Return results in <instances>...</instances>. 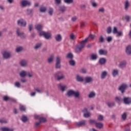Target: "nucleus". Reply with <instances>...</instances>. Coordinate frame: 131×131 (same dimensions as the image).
<instances>
[{
    "instance_id": "obj_1",
    "label": "nucleus",
    "mask_w": 131,
    "mask_h": 131,
    "mask_svg": "<svg viewBox=\"0 0 131 131\" xmlns=\"http://www.w3.org/2000/svg\"><path fill=\"white\" fill-rule=\"evenodd\" d=\"M88 39H89L88 37L86 38L84 40H82V41L80 42V45H77L76 46V48H75L76 53H80V52H81L82 49H83V48H84L85 46V43L88 42Z\"/></svg>"
},
{
    "instance_id": "obj_2",
    "label": "nucleus",
    "mask_w": 131,
    "mask_h": 131,
    "mask_svg": "<svg viewBox=\"0 0 131 131\" xmlns=\"http://www.w3.org/2000/svg\"><path fill=\"white\" fill-rule=\"evenodd\" d=\"M73 95L74 97H75L76 99H79V92H75L74 91V90H69L67 91L66 94V96L67 97H69Z\"/></svg>"
},
{
    "instance_id": "obj_3",
    "label": "nucleus",
    "mask_w": 131,
    "mask_h": 131,
    "mask_svg": "<svg viewBox=\"0 0 131 131\" xmlns=\"http://www.w3.org/2000/svg\"><path fill=\"white\" fill-rule=\"evenodd\" d=\"M54 77L58 80H62V79H64L65 78V75L63 73V72L61 71H57L54 74Z\"/></svg>"
},
{
    "instance_id": "obj_4",
    "label": "nucleus",
    "mask_w": 131,
    "mask_h": 131,
    "mask_svg": "<svg viewBox=\"0 0 131 131\" xmlns=\"http://www.w3.org/2000/svg\"><path fill=\"white\" fill-rule=\"evenodd\" d=\"M15 32L17 36L20 37V38H21V39H24V38H25L26 36L24 34V32L21 31L20 28H16V30Z\"/></svg>"
},
{
    "instance_id": "obj_5",
    "label": "nucleus",
    "mask_w": 131,
    "mask_h": 131,
    "mask_svg": "<svg viewBox=\"0 0 131 131\" xmlns=\"http://www.w3.org/2000/svg\"><path fill=\"white\" fill-rule=\"evenodd\" d=\"M126 89H127V84L123 83L119 86L118 88V91H119L121 94H124V93H125V90H126Z\"/></svg>"
},
{
    "instance_id": "obj_6",
    "label": "nucleus",
    "mask_w": 131,
    "mask_h": 131,
    "mask_svg": "<svg viewBox=\"0 0 131 131\" xmlns=\"http://www.w3.org/2000/svg\"><path fill=\"white\" fill-rule=\"evenodd\" d=\"M17 24L18 26H20V27H26V25H27V23L26 20L23 18H20L17 21Z\"/></svg>"
},
{
    "instance_id": "obj_7",
    "label": "nucleus",
    "mask_w": 131,
    "mask_h": 131,
    "mask_svg": "<svg viewBox=\"0 0 131 131\" xmlns=\"http://www.w3.org/2000/svg\"><path fill=\"white\" fill-rule=\"evenodd\" d=\"M20 5L22 8L30 7L31 6V2L28 0H23L20 2Z\"/></svg>"
},
{
    "instance_id": "obj_8",
    "label": "nucleus",
    "mask_w": 131,
    "mask_h": 131,
    "mask_svg": "<svg viewBox=\"0 0 131 131\" xmlns=\"http://www.w3.org/2000/svg\"><path fill=\"white\" fill-rule=\"evenodd\" d=\"M40 36H43L46 39H50L51 38V34L48 32H45V31H41L39 34Z\"/></svg>"
},
{
    "instance_id": "obj_9",
    "label": "nucleus",
    "mask_w": 131,
    "mask_h": 131,
    "mask_svg": "<svg viewBox=\"0 0 131 131\" xmlns=\"http://www.w3.org/2000/svg\"><path fill=\"white\" fill-rule=\"evenodd\" d=\"M55 68L60 69L61 68V57L57 56L55 60Z\"/></svg>"
},
{
    "instance_id": "obj_10",
    "label": "nucleus",
    "mask_w": 131,
    "mask_h": 131,
    "mask_svg": "<svg viewBox=\"0 0 131 131\" xmlns=\"http://www.w3.org/2000/svg\"><path fill=\"white\" fill-rule=\"evenodd\" d=\"M76 125L78 126V127H81V126H85V125H86V121L83 120L79 122H76Z\"/></svg>"
},
{
    "instance_id": "obj_11",
    "label": "nucleus",
    "mask_w": 131,
    "mask_h": 131,
    "mask_svg": "<svg viewBox=\"0 0 131 131\" xmlns=\"http://www.w3.org/2000/svg\"><path fill=\"white\" fill-rule=\"evenodd\" d=\"M122 101L125 105H129L130 104V97H124L122 99Z\"/></svg>"
},
{
    "instance_id": "obj_12",
    "label": "nucleus",
    "mask_w": 131,
    "mask_h": 131,
    "mask_svg": "<svg viewBox=\"0 0 131 131\" xmlns=\"http://www.w3.org/2000/svg\"><path fill=\"white\" fill-rule=\"evenodd\" d=\"M98 54L100 56H107L108 54V51L105 49H100L98 51Z\"/></svg>"
},
{
    "instance_id": "obj_13",
    "label": "nucleus",
    "mask_w": 131,
    "mask_h": 131,
    "mask_svg": "<svg viewBox=\"0 0 131 131\" xmlns=\"http://www.w3.org/2000/svg\"><path fill=\"white\" fill-rule=\"evenodd\" d=\"M41 47H42V43L38 42L35 45L33 48L34 50H35V51H37V50H40V49H41Z\"/></svg>"
},
{
    "instance_id": "obj_14",
    "label": "nucleus",
    "mask_w": 131,
    "mask_h": 131,
    "mask_svg": "<svg viewBox=\"0 0 131 131\" xmlns=\"http://www.w3.org/2000/svg\"><path fill=\"white\" fill-rule=\"evenodd\" d=\"M39 12H40V13H46V12H47V7H45L43 5H41L39 8Z\"/></svg>"
},
{
    "instance_id": "obj_15",
    "label": "nucleus",
    "mask_w": 131,
    "mask_h": 131,
    "mask_svg": "<svg viewBox=\"0 0 131 131\" xmlns=\"http://www.w3.org/2000/svg\"><path fill=\"white\" fill-rule=\"evenodd\" d=\"M66 10H67V8L64 5L59 7V11L61 12V13H65V12H66Z\"/></svg>"
},
{
    "instance_id": "obj_16",
    "label": "nucleus",
    "mask_w": 131,
    "mask_h": 131,
    "mask_svg": "<svg viewBox=\"0 0 131 131\" xmlns=\"http://www.w3.org/2000/svg\"><path fill=\"white\" fill-rule=\"evenodd\" d=\"M4 59H10L11 58V54L7 52H4L3 53Z\"/></svg>"
},
{
    "instance_id": "obj_17",
    "label": "nucleus",
    "mask_w": 131,
    "mask_h": 131,
    "mask_svg": "<svg viewBox=\"0 0 131 131\" xmlns=\"http://www.w3.org/2000/svg\"><path fill=\"white\" fill-rule=\"evenodd\" d=\"M125 66H126V61L124 60L120 63L119 67L121 69H123V68H125Z\"/></svg>"
},
{
    "instance_id": "obj_18",
    "label": "nucleus",
    "mask_w": 131,
    "mask_h": 131,
    "mask_svg": "<svg viewBox=\"0 0 131 131\" xmlns=\"http://www.w3.org/2000/svg\"><path fill=\"white\" fill-rule=\"evenodd\" d=\"M128 8H129V2L126 0L124 3V8L127 11V10H128Z\"/></svg>"
},
{
    "instance_id": "obj_19",
    "label": "nucleus",
    "mask_w": 131,
    "mask_h": 131,
    "mask_svg": "<svg viewBox=\"0 0 131 131\" xmlns=\"http://www.w3.org/2000/svg\"><path fill=\"white\" fill-rule=\"evenodd\" d=\"M19 64L21 67H26V66H27V61L24 59L21 60L20 61Z\"/></svg>"
},
{
    "instance_id": "obj_20",
    "label": "nucleus",
    "mask_w": 131,
    "mask_h": 131,
    "mask_svg": "<svg viewBox=\"0 0 131 131\" xmlns=\"http://www.w3.org/2000/svg\"><path fill=\"white\" fill-rule=\"evenodd\" d=\"M84 81L86 83H90L93 81V78L92 77H85L84 78Z\"/></svg>"
},
{
    "instance_id": "obj_21",
    "label": "nucleus",
    "mask_w": 131,
    "mask_h": 131,
    "mask_svg": "<svg viewBox=\"0 0 131 131\" xmlns=\"http://www.w3.org/2000/svg\"><path fill=\"white\" fill-rule=\"evenodd\" d=\"M58 88L60 89L61 92H65V90H67V86L66 85H62V84H59Z\"/></svg>"
},
{
    "instance_id": "obj_22",
    "label": "nucleus",
    "mask_w": 131,
    "mask_h": 131,
    "mask_svg": "<svg viewBox=\"0 0 131 131\" xmlns=\"http://www.w3.org/2000/svg\"><path fill=\"white\" fill-rule=\"evenodd\" d=\"M118 73H119V71L117 69L113 70L112 71V74L114 77L118 75Z\"/></svg>"
},
{
    "instance_id": "obj_23",
    "label": "nucleus",
    "mask_w": 131,
    "mask_h": 131,
    "mask_svg": "<svg viewBox=\"0 0 131 131\" xmlns=\"http://www.w3.org/2000/svg\"><path fill=\"white\" fill-rule=\"evenodd\" d=\"M107 107H108V108H112L113 107H114L115 106V102H108L106 103Z\"/></svg>"
},
{
    "instance_id": "obj_24",
    "label": "nucleus",
    "mask_w": 131,
    "mask_h": 131,
    "mask_svg": "<svg viewBox=\"0 0 131 131\" xmlns=\"http://www.w3.org/2000/svg\"><path fill=\"white\" fill-rule=\"evenodd\" d=\"M27 13L29 16H32L33 15V9L28 8L26 10Z\"/></svg>"
},
{
    "instance_id": "obj_25",
    "label": "nucleus",
    "mask_w": 131,
    "mask_h": 131,
    "mask_svg": "<svg viewBox=\"0 0 131 131\" xmlns=\"http://www.w3.org/2000/svg\"><path fill=\"white\" fill-rule=\"evenodd\" d=\"M106 61V58H101L99 59V63L101 65H104V64H105Z\"/></svg>"
},
{
    "instance_id": "obj_26",
    "label": "nucleus",
    "mask_w": 131,
    "mask_h": 131,
    "mask_svg": "<svg viewBox=\"0 0 131 131\" xmlns=\"http://www.w3.org/2000/svg\"><path fill=\"white\" fill-rule=\"evenodd\" d=\"M24 50V48L22 46H18L15 49L16 53H20V52H22Z\"/></svg>"
},
{
    "instance_id": "obj_27",
    "label": "nucleus",
    "mask_w": 131,
    "mask_h": 131,
    "mask_svg": "<svg viewBox=\"0 0 131 131\" xmlns=\"http://www.w3.org/2000/svg\"><path fill=\"white\" fill-rule=\"evenodd\" d=\"M96 127L97 128H99V129H101V128H103V123L101 122H97L96 124H95Z\"/></svg>"
},
{
    "instance_id": "obj_28",
    "label": "nucleus",
    "mask_w": 131,
    "mask_h": 131,
    "mask_svg": "<svg viewBox=\"0 0 131 131\" xmlns=\"http://www.w3.org/2000/svg\"><path fill=\"white\" fill-rule=\"evenodd\" d=\"M126 53L127 55H130L131 54V46L129 45L126 47Z\"/></svg>"
},
{
    "instance_id": "obj_29",
    "label": "nucleus",
    "mask_w": 131,
    "mask_h": 131,
    "mask_svg": "<svg viewBox=\"0 0 131 131\" xmlns=\"http://www.w3.org/2000/svg\"><path fill=\"white\" fill-rule=\"evenodd\" d=\"M76 80L79 82H82V81H84L83 78H82L81 76H79V75H77L76 76Z\"/></svg>"
},
{
    "instance_id": "obj_30",
    "label": "nucleus",
    "mask_w": 131,
    "mask_h": 131,
    "mask_svg": "<svg viewBox=\"0 0 131 131\" xmlns=\"http://www.w3.org/2000/svg\"><path fill=\"white\" fill-rule=\"evenodd\" d=\"M27 74V73L26 72V71L24 70L21 71L19 73V75L20 77H25Z\"/></svg>"
},
{
    "instance_id": "obj_31",
    "label": "nucleus",
    "mask_w": 131,
    "mask_h": 131,
    "mask_svg": "<svg viewBox=\"0 0 131 131\" xmlns=\"http://www.w3.org/2000/svg\"><path fill=\"white\" fill-rule=\"evenodd\" d=\"M55 38L56 41H61V40H62V37L60 34H58L56 36H55Z\"/></svg>"
},
{
    "instance_id": "obj_32",
    "label": "nucleus",
    "mask_w": 131,
    "mask_h": 131,
    "mask_svg": "<svg viewBox=\"0 0 131 131\" xmlns=\"http://www.w3.org/2000/svg\"><path fill=\"white\" fill-rule=\"evenodd\" d=\"M106 76H107V72L106 71H103L101 73V79H104V78H105Z\"/></svg>"
},
{
    "instance_id": "obj_33",
    "label": "nucleus",
    "mask_w": 131,
    "mask_h": 131,
    "mask_svg": "<svg viewBox=\"0 0 131 131\" xmlns=\"http://www.w3.org/2000/svg\"><path fill=\"white\" fill-rule=\"evenodd\" d=\"M90 58L91 60H97L98 59L97 54H92L90 56Z\"/></svg>"
},
{
    "instance_id": "obj_34",
    "label": "nucleus",
    "mask_w": 131,
    "mask_h": 131,
    "mask_svg": "<svg viewBox=\"0 0 131 131\" xmlns=\"http://www.w3.org/2000/svg\"><path fill=\"white\" fill-rule=\"evenodd\" d=\"M21 120L23 122H26L28 120V118H27V117H26L25 115H23Z\"/></svg>"
},
{
    "instance_id": "obj_35",
    "label": "nucleus",
    "mask_w": 131,
    "mask_h": 131,
    "mask_svg": "<svg viewBox=\"0 0 131 131\" xmlns=\"http://www.w3.org/2000/svg\"><path fill=\"white\" fill-rule=\"evenodd\" d=\"M48 63H52L54 61V55H51L49 58L47 59Z\"/></svg>"
},
{
    "instance_id": "obj_36",
    "label": "nucleus",
    "mask_w": 131,
    "mask_h": 131,
    "mask_svg": "<svg viewBox=\"0 0 131 131\" xmlns=\"http://www.w3.org/2000/svg\"><path fill=\"white\" fill-rule=\"evenodd\" d=\"M35 91L37 92V93H39V94L43 93V89L42 88H36L35 89Z\"/></svg>"
},
{
    "instance_id": "obj_37",
    "label": "nucleus",
    "mask_w": 131,
    "mask_h": 131,
    "mask_svg": "<svg viewBox=\"0 0 131 131\" xmlns=\"http://www.w3.org/2000/svg\"><path fill=\"white\" fill-rule=\"evenodd\" d=\"M66 58L67 59H70L71 60L73 59V54L72 53H68Z\"/></svg>"
},
{
    "instance_id": "obj_38",
    "label": "nucleus",
    "mask_w": 131,
    "mask_h": 131,
    "mask_svg": "<svg viewBox=\"0 0 131 131\" xmlns=\"http://www.w3.org/2000/svg\"><path fill=\"white\" fill-rule=\"evenodd\" d=\"M95 96H96V93H95V92H90V93L88 95V97L90 98H94Z\"/></svg>"
},
{
    "instance_id": "obj_39",
    "label": "nucleus",
    "mask_w": 131,
    "mask_h": 131,
    "mask_svg": "<svg viewBox=\"0 0 131 131\" xmlns=\"http://www.w3.org/2000/svg\"><path fill=\"white\" fill-rule=\"evenodd\" d=\"M0 123H8V120L6 118L0 119Z\"/></svg>"
},
{
    "instance_id": "obj_40",
    "label": "nucleus",
    "mask_w": 131,
    "mask_h": 131,
    "mask_svg": "<svg viewBox=\"0 0 131 131\" xmlns=\"http://www.w3.org/2000/svg\"><path fill=\"white\" fill-rule=\"evenodd\" d=\"M41 27H42V26H41V25H38L36 26V29L38 31H39L40 32H41Z\"/></svg>"
},
{
    "instance_id": "obj_41",
    "label": "nucleus",
    "mask_w": 131,
    "mask_h": 131,
    "mask_svg": "<svg viewBox=\"0 0 131 131\" xmlns=\"http://www.w3.org/2000/svg\"><path fill=\"white\" fill-rule=\"evenodd\" d=\"M89 122L90 123V124H95L97 123V121L95 120H93V119H90L89 121Z\"/></svg>"
},
{
    "instance_id": "obj_42",
    "label": "nucleus",
    "mask_w": 131,
    "mask_h": 131,
    "mask_svg": "<svg viewBox=\"0 0 131 131\" xmlns=\"http://www.w3.org/2000/svg\"><path fill=\"white\" fill-rule=\"evenodd\" d=\"M69 63L71 66H75V61H74V60H70Z\"/></svg>"
},
{
    "instance_id": "obj_43",
    "label": "nucleus",
    "mask_w": 131,
    "mask_h": 131,
    "mask_svg": "<svg viewBox=\"0 0 131 131\" xmlns=\"http://www.w3.org/2000/svg\"><path fill=\"white\" fill-rule=\"evenodd\" d=\"M116 34H117V36L118 37L123 36V33L122 31H118Z\"/></svg>"
},
{
    "instance_id": "obj_44",
    "label": "nucleus",
    "mask_w": 131,
    "mask_h": 131,
    "mask_svg": "<svg viewBox=\"0 0 131 131\" xmlns=\"http://www.w3.org/2000/svg\"><path fill=\"white\" fill-rule=\"evenodd\" d=\"M55 3V5L57 6H59V5H61L62 4V0H54Z\"/></svg>"
},
{
    "instance_id": "obj_45",
    "label": "nucleus",
    "mask_w": 131,
    "mask_h": 131,
    "mask_svg": "<svg viewBox=\"0 0 131 131\" xmlns=\"http://www.w3.org/2000/svg\"><path fill=\"white\" fill-rule=\"evenodd\" d=\"M99 42L102 43L105 41V39H104V37H103V36H100L99 38Z\"/></svg>"
},
{
    "instance_id": "obj_46",
    "label": "nucleus",
    "mask_w": 131,
    "mask_h": 131,
    "mask_svg": "<svg viewBox=\"0 0 131 131\" xmlns=\"http://www.w3.org/2000/svg\"><path fill=\"white\" fill-rule=\"evenodd\" d=\"M54 12V10L53 9V8H50L49 9V10L48 11V14L50 15V16H52L53 15V12Z\"/></svg>"
},
{
    "instance_id": "obj_47",
    "label": "nucleus",
    "mask_w": 131,
    "mask_h": 131,
    "mask_svg": "<svg viewBox=\"0 0 131 131\" xmlns=\"http://www.w3.org/2000/svg\"><path fill=\"white\" fill-rule=\"evenodd\" d=\"M121 118H122V120H125V119H126V113H124L121 115Z\"/></svg>"
},
{
    "instance_id": "obj_48",
    "label": "nucleus",
    "mask_w": 131,
    "mask_h": 131,
    "mask_svg": "<svg viewBox=\"0 0 131 131\" xmlns=\"http://www.w3.org/2000/svg\"><path fill=\"white\" fill-rule=\"evenodd\" d=\"M103 119H104V117L103 116V115H99L98 116V120H99V121H102V120H103Z\"/></svg>"
},
{
    "instance_id": "obj_49",
    "label": "nucleus",
    "mask_w": 131,
    "mask_h": 131,
    "mask_svg": "<svg viewBox=\"0 0 131 131\" xmlns=\"http://www.w3.org/2000/svg\"><path fill=\"white\" fill-rule=\"evenodd\" d=\"M64 3L66 4H72L73 3V0H63Z\"/></svg>"
},
{
    "instance_id": "obj_50",
    "label": "nucleus",
    "mask_w": 131,
    "mask_h": 131,
    "mask_svg": "<svg viewBox=\"0 0 131 131\" xmlns=\"http://www.w3.org/2000/svg\"><path fill=\"white\" fill-rule=\"evenodd\" d=\"M111 32H112V28H111V27H108L107 29V33L108 34H110Z\"/></svg>"
},
{
    "instance_id": "obj_51",
    "label": "nucleus",
    "mask_w": 131,
    "mask_h": 131,
    "mask_svg": "<svg viewBox=\"0 0 131 131\" xmlns=\"http://www.w3.org/2000/svg\"><path fill=\"white\" fill-rule=\"evenodd\" d=\"M115 101L116 102H120L121 101V97L117 96L115 98Z\"/></svg>"
},
{
    "instance_id": "obj_52",
    "label": "nucleus",
    "mask_w": 131,
    "mask_h": 131,
    "mask_svg": "<svg viewBox=\"0 0 131 131\" xmlns=\"http://www.w3.org/2000/svg\"><path fill=\"white\" fill-rule=\"evenodd\" d=\"M125 131H130L129 125H128V124L125 126Z\"/></svg>"
},
{
    "instance_id": "obj_53",
    "label": "nucleus",
    "mask_w": 131,
    "mask_h": 131,
    "mask_svg": "<svg viewBox=\"0 0 131 131\" xmlns=\"http://www.w3.org/2000/svg\"><path fill=\"white\" fill-rule=\"evenodd\" d=\"M118 32V31L117 30V28L114 27L113 29V33H114V34H116L117 32Z\"/></svg>"
},
{
    "instance_id": "obj_54",
    "label": "nucleus",
    "mask_w": 131,
    "mask_h": 131,
    "mask_svg": "<svg viewBox=\"0 0 131 131\" xmlns=\"http://www.w3.org/2000/svg\"><path fill=\"white\" fill-rule=\"evenodd\" d=\"M46 118L42 117H41V118L39 119V122L41 123V122H46Z\"/></svg>"
},
{
    "instance_id": "obj_55",
    "label": "nucleus",
    "mask_w": 131,
    "mask_h": 131,
    "mask_svg": "<svg viewBox=\"0 0 131 131\" xmlns=\"http://www.w3.org/2000/svg\"><path fill=\"white\" fill-rule=\"evenodd\" d=\"M19 109H20V111H25L26 110L25 106H24L23 105H20Z\"/></svg>"
},
{
    "instance_id": "obj_56",
    "label": "nucleus",
    "mask_w": 131,
    "mask_h": 131,
    "mask_svg": "<svg viewBox=\"0 0 131 131\" xmlns=\"http://www.w3.org/2000/svg\"><path fill=\"white\" fill-rule=\"evenodd\" d=\"M1 130L2 131H8L9 128L6 127H3L1 128Z\"/></svg>"
},
{
    "instance_id": "obj_57",
    "label": "nucleus",
    "mask_w": 131,
    "mask_h": 131,
    "mask_svg": "<svg viewBox=\"0 0 131 131\" xmlns=\"http://www.w3.org/2000/svg\"><path fill=\"white\" fill-rule=\"evenodd\" d=\"M29 31L31 32V31L32 30L33 28V25H32V24H30L29 25Z\"/></svg>"
},
{
    "instance_id": "obj_58",
    "label": "nucleus",
    "mask_w": 131,
    "mask_h": 131,
    "mask_svg": "<svg viewBox=\"0 0 131 131\" xmlns=\"http://www.w3.org/2000/svg\"><path fill=\"white\" fill-rule=\"evenodd\" d=\"M91 4H92V7H93L94 8H96V7H97V6H98L97 3L95 1L92 2L91 3Z\"/></svg>"
},
{
    "instance_id": "obj_59",
    "label": "nucleus",
    "mask_w": 131,
    "mask_h": 131,
    "mask_svg": "<svg viewBox=\"0 0 131 131\" xmlns=\"http://www.w3.org/2000/svg\"><path fill=\"white\" fill-rule=\"evenodd\" d=\"M9 102H12L13 103H16L17 102V100L14 98H10L9 97Z\"/></svg>"
},
{
    "instance_id": "obj_60",
    "label": "nucleus",
    "mask_w": 131,
    "mask_h": 131,
    "mask_svg": "<svg viewBox=\"0 0 131 131\" xmlns=\"http://www.w3.org/2000/svg\"><path fill=\"white\" fill-rule=\"evenodd\" d=\"M83 116L85 118H88V117H90V112L84 114Z\"/></svg>"
},
{
    "instance_id": "obj_61",
    "label": "nucleus",
    "mask_w": 131,
    "mask_h": 131,
    "mask_svg": "<svg viewBox=\"0 0 131 131\" xmlns=\"http://www.w3.org/2000/svg\"><path fill=\"white\" fill-rule=\"evenodd\" d=\"M70 39H72V40H73V39L75 38V35H74V34H71L70 35Z\"/></svg>"
},
{
    "instance_id": "obj_62",
    "label": "nucleus",
    "mask_w": 131,
    "mask_h": 131,
    "mask_svg": "<svg viewBox=\"0 0 131 131\" xmlns=\"http://www.w3.org/2000/svg\"><path fill=\"white\" fill-rule=\"evenodd\" d=\"M106 40L108 42H110V41H112V37L108 36L106 38Z\"/></svg>"
},
{
    "instance_id": "obj_63",
    "label": "nucleus",
    "mask_w": 131,
    "mask_h": 131,
    "mask_svg": "<svg viewBox=\"0 0 131 131\" xmlns=\"http://www.w3.org/2000/svg\"><path fill=\"white\" fill-rule=\"evenodd\" d=\"M9 99H10V97H8V96H4V97H3V100H4V101H9Z\"/></svg>"
},
{
    "instance_id": "obj_64",
    "label": "nucleus",
    "mask_w": 131,
    "mask_h": 131,
    "mask_svg": "<svg viewBox=\"0 0 131 131\" xmlns=\"http://www.w3.org/2000/svg\"><path fill=\"white\" fill-rule=\"evenodd\" d=\"M27 75L28 76V77H32V72H28L27 73Z\"/></svg>"
}]
</instances>
